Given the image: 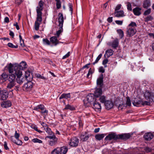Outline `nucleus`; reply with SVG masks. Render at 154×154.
Here are the masks:
<instances>
[{"mask_svg":"<svg viewBox=\"0 0 154 154\" xmlns=\"http://www.w3.org/2000/svg\"><path fill=\"white\" fill-rule=\"evenodd\" d=\"M8 69L10 74L9 75L8 81L10 82H15L16 76V74L15 72H16V71L18 70L17 69V68L16 67L15 68V69H14L12 67L11 63H10L8 65Z\"/></svg>","mask_w":154,"mask_h":154,"instance_id":"nucleus-1","label":"nucleus"},{"mask_svg":"<svg viewBox=\"0 0 154 154\" xmlns=\"http://www.w3.org/2000/svg\"><path fill=\"white\" fill-rule=\"evenodd\" d=\"M96 100L94 95L92 94H89L87 96L86 99L84 100L83 102L85 106L88 107Z\"/></svg>","mask_w":154,"mask_h":154,"instance_id":"nucleus-2","label":"nucleus"},{"mask_svg":"<svg viewBox=\"0 0 154 154\" xmlns=\"http://www.w3.org/2000/svg\"><path fill=\"white\" fill-rule=\"evenodd\" d=\"M144 95L147 101L151 102H154V90L152 91H146L144 93Z\"/></svg>","mask_w":154,"mask_h":154,"instance_id":"nucleus-3","label":"nucleus"},{"mask_svg":"<svg viewBox=\"0 0 154 154\" xmlns=\"http://www.w3.org/2000/svg\"><path fill=\"white\" fill-rule=\"evenodd\" d=\"M48 138L50 139L48 140V142L49 145L50 146H54L57 143V138L54 134H53L52 136H47L45 137V139L47 140Z\"/></svg>","mask_w":154,"mask_h":154,"instance_id":"nucleus-4","label":"nucleus"},{"mask_svg":"<svg viewBox=\"0 0 154 154\" xmlns=\"http://www.w3.org/2000/svg\"><path fill=\"white\" fill-rule=\"evenodd\" d=\"M118 134L116 133L112 132L109 134L105 138V140L106 141H116L118 140Z\"/></svg>","mask_w":154,"mask_h":154,"instance_id":"nucleus-5","label":"nucleus"},{"mask_svg":"<svg viewBox=\"0 0 154 154\" xmlns=\"http://www.w3.org/2000/svg\"><path fill=\"white\" fill-rule=\"evenodd\" d=\"M12 67L15 69V68L16 67L17 68V70H18L22 72V70L27 67V64L26 63L23 61L21 62L19 64H12Z\"/></svg>","mask_w":154,"mask_h":154,"instance_id":"nucleus-6","label":"nucleus"},{"mask_svg":"<svg viewBox=\"0 0 154 154\" xmlns=\"http://www.w3.org/2000/svg\"><path fill=\"white\" fill-rule=\"evenodd\" d=\"M16 72H15L16 74L17 77L16 81L17 83L20 84H21L23 83L24 80L23 78L20 79L22 75V72H20V70H18L17 71H16Z\"/></svg>","mask_w":154,"mask_h":154,"instance_id":"nucleus-7","label":"nucleus"},{"mask_svg":"<svg viewBox=\"0 0 154 154\" xmlns=\"http://www.w3.org/2000/svg\"><path fill=\"white\" fill-rule=\"evenodd\" d=\"M79 143V140L76 137H73L68 142V144L70 146L76 147L77 146Z\"/></svg>","mask_w":154,"mask_h":154,"instance_id":"nucleus-8","label":"nucleus"},{"mask_svg":"<svg viewBox=\"0 0 154 154\" xmlns=\"http://www.w3.org/2000/svg\"><path fill=\"white\" fill-rule=\"evenodd\" d=\"M136 32L137 30L135 28L127 27L126 34L128 36L131 37L135 35Z\"/></svg>","mask_w":154,"mask_h":154,"instance_id":"nucleus-9","label":"nucleus"},{"mask_svg":"<svg viewBox=\"0 0 154 154\" xmlns=\"http://www.w3.org/2000/svg\"><path fill=\"white\" fill-rule=\"evenodd\" d=\"M8 93L6 90H3L0 92V99L2 100H6L8 97Z\"/></svg>","mask_w":154,"mask_h":154,"instance_id":"nucleus-10","label":"nucleus"},{"mask_svg":"<svg viewBox=\"0 0 154 154\" xmlns=\"http://www.w3.org/2000/svg\"><path fill=\"white\" fill-rule=\"evenodd\" d=\"M91 135L90 134H88L86 132L84 133H82L80 136L81 140L82 141H87L89 138V137Z\"/></svg>","mask_w":154,"mask_h":154,"instance_id":"nucleus-11","label":"nucleus"},{"mask_svg":"<svg viewBox=\"0 0 154 154\" xmlns=\"http://www.w3.org/2000/svg\"><path fill=\"white\" fill-rule=\"evenodd\" d=\"M28 82L24 85V88L26 91H29L32 87L33 83L30 80H28Z\"/></svg>","mask_w":154,"mask_h":154,"instance_id":"nucleus-12","label":"nucleus"},{"mask_svg":"<svg viewBox=\"0 0 154 154\" xmlns=\"http://www.w3.org/2000/svg\"><path fill=\"white\" fill-rule=\"evenodd\" d=\"M58 20L59 22V26L60 28H62L63 27L64 22L63 17L62 14L60 13L58 14Z\"/></svg>","mask_w":154,"mask_h":154,"instance_id":"nucleus-13","label":"nucleus"},{"mask_svg":"<svg viewBox=\"0 0 154 154\" xmlns=\"http://www.w3.org/2000/svg\"><path fill=\"white\" fill-rule=\"evenodd\" d=\"M130 137L129 134H118V140H126L129 139Z\"/></svg>","mask_w":154,"mask_h":154,"instance_id":"nucleus-14","label":"nucleus"},{"mask_svg":"<svg viewBox=\"0 0 154 154\" xmlns=\"http://www.w3.org/2000/svg\"><path fill=\"white\" fill-rule=\"evenodd\" d=\"M44 2L42 0L39 2L38 3V6L36 8L37 12H42V11L43 10L44 8Z\"/></svg>","mask_w":154,"mask_h":154,"instance_id":"nucleus-15","label":"nucleus"},{"mask_svg":"<svg viewBox=\"0 0 154 154\" xmlns=\"http://www.w3.org/2000/svg\"><path fill=\"white\" fill-rule=\"evenodd\" d=\"M104 104L106 108L108 110L112 108L113 106V102L109 100L106 101Z\"/></svg>","mask_w":154,"mask_h":154,"instance_id":"nucleus-16","label":"nucleus"},{"mask_svg":"<svg viewBox=\"0 0 154 154\" xmlns=\"http://www.w3.org/2000/svg\"><path fill=\"white\" fill-rule=\"evenodd\" d=\"M57 38V37L55 36H53L51 37L50 38L51 43L55 46L58 44L59 43V41Z\"/></svg>","mask_w":154,"mask_h":154,"instance_id":"nucleus-17","label":"nucleus"},{"mask_svg":"<svg viewBox=\"0 0 154 154\" xmlns=\"http://www.w3.org/2000/svg\"><path fill=\"white\" fill-rule=\"evenodd\" d=\"M113 53L114 51L112 50L109 49L106 51L104 57L105 58H109L113 54Z\"/></svg>","mask_w":154,"mask_h":154,"instance_id":"nucleus-18","label":"nucleus"},{"mask_svg":"<svg viewBox=\"0 0 154 154\" xmlns=\"http://www.w3.org/2000/svg\"><path fill=\"white\" fill-rule=\"evenodd\" d=\"M60 154H66L67 152L68 148L66 146H63L61 147H59Z\"/></svg>","mask_w":154,"mask_h":154,"instance_id":"nucleus-19","label":"nucleus"},{"mask_svg":"<svg viewBox=\"0 0 154 154\" xmlns=\"http://www.w3.org/2000/svg\"><path fill=\"white\" fill-rule=\"evenodd\" d=\"M93 103V108L96 111H97V110H100L101 109V107L100 104L98 102H97L96 100H95Z\"/></svg>","mask_w":154,"mask_h":154,"instance_id":"nucleus-20","label":"nucleus"},{"mask_svg":"<svg viewBox=\"0 0 154 154\" xmlns=\"http://www.w3.org/2000/svg\"><path fill=\"white\" fill-rule=\"evenodd\" d=\"M8 75L5 73H3L0 77V83H2L8 79Z\"/></svg>","mask_w":154,"mask_h":154,"instance_id":"nucleus-21","label":"nucleus"},{"mask_svg":"<svg viewBox=\"0 0 154 154\" xmlns=\"http://www.w3.org/2000/svg\"><path fill=\"white\" fill-rule=\"evenodd\" d=\"M103 74H101L100 76L97 80V84L98 85H99L100 87H101L103 85Z\"/></svg>","mask_w":154,"mask_h":154,"instance_id":"nucleus-22","label":"nucleus"},{"mask_svg":"<svg viewBox=\"0 0 154 154\" xmlns=\"http://www.w3.org/2000/svg\"><path fill=\"white\" fill-rule=\"evenodd\" d=\"M25 77L27 80H31L32 79V74L29 71L27 70L25 72Z\"/></svg>","mask_w":154,"mask_h":154,"instance_id":"nucleus-23","label":"nucleus"},{"mask_svg":"<svg viewBox=\"0 0 154 154\" xmlns=\"http://www.w3.org/2000/svg\"><path fill=\"white\" fill-rule=\"evenodd\" d=\"M102 91L101 88H97L94 93V97H98L102 94Z\"/></svg>","mask_w":154,"mask_h":154,"instance_id":"nucleus-24","label":"nucleus"},{"mask_svg":"<svg viewBox=\"0 0 154 154\" xmlns=\"http://www.w3.org/2000/svg\"><path fill=\"white\" fill-rule=\"evenodd\" d=\"M153 135L150 132H148L145 134L144 136V137L145 139L147 140H150L153 138Z\"/></svg>","mask_w":154,"mask_h":154,"instance_id":"nucleus-25","label":"nucleus"},{"mask_svg":"<svg viewBox=\"0 0 154 154\" xmlns=\"http://www.w3.org/2000/svg\"><path fill=\"white\" fill-rule=\"evenodd\" d=\"M132 103L134 106H138V105H142V104L143 103L142 100L140 98H139L138 99H135L132 102Z\"/></svg>","mask_w":154,"mask_h":154,"instance_id":"nucleus-26","label":"nucleus"},{"mask_svg":"<svg viewBox=\"0 0 154 154\" xmlns=\"http://www.w3.org/2000/svg\"><path fill=\"white\" fill-rule=\"evenodd\" d=\"M11 105V102L8 100L4 102L1 104L2 107L3 108H8L10 107Z\"/></svg>","mask_w":154,"mask_h":154,"instance_id":"nucleus-27","label":"nucleus"},{"mask_svg":"<svg viewBox=\"0 0 154 154\" xmlns=\"http://www.w3.org/2000/svg\"><path fill=\"white\" fill-rule=\"evenodd\" d=\"M141 9L139 8L136 7L133 9V12L135 15L139 16L141 14Z\"/></svg>","mask_w":154,"mask_h":154,"instance_id":"nucleus-28","label":"nucleus"},{"mask_svg":"<svg viewBox=\"0 0 154 154\" xmlns=\"http://www.w3.org/2000/svg\"><path fill=\"white\" fill-rule=\"evenodd\" d=\"M114 14L115 16L117 17H122L124 16V12L122 11H115Z\"/></svg>","mask_w":154,"mask_h":154,"instance_id":"nucleus-29","label":"nucleus"},{"mask_svg":"<svg viewBox=\"0 0 154 154\" xmlns=\"http://www.w3.org/2000/svg\"><path fill=\"white\" fill-rule=\"evenodd\" d=\"M37 18L36 20L35 21H37L38 22L41 23L42 20V12H37Z\"/></svg>","mask_w":154,"mask_h":154,"instance_id":"nucleus-30","label":"nucleus"},{"mask_svg":"<svg viewBox=\"0 0 154 154\" xmlns=\"http://www.w3.org/2000/svg\"><path fill=\"white\" fill-rule=\"evenodd\" d=\"M150 5L149 0H145L143 4V7L144 8H147Z\"/></svg>","mask_w":154,"mask_h":154,"instance_id":"nucleus-31","label":"nucleus"},{"mask_svg":"<svg viewBox=\"0 0 154 154\" xmlns=\"http://www.w3.org/2000/svg\"><path fill=\"white\" fill-rule=\"evenodd\" d=\"M70 93L68 94H63L59 97L60 99H61L63 98L67 99L68 98H70Z\"/></svg>","mask_w":154,"mask_h":154,"instance_id":"nucleus-32","label":"nucleus"},{"mask_svg":"<svg viewBox=\"0 0 154 154\" xmlns=\"http://www.w3.org/2000/svg\"><path fill=\"white\" fill-rule=\"evenodd\" d=\"M119 45V41L118 39H115L112 44V46L113 48H115L117 47Z\"/></svg>","mask_w":154,"mask_h":154,"instance_id":"nucleus-33","label":"nucleus"},{"mask_svg":"<svg viewBox=\"0 0 154 154\" xmlns=\"http://www.w3.org/2000/svg\"><path fill=\"white\" fill-rule=\"evenodd\" d=\"M45 108L44 105L43 104H40L35 107L34 109L39 111L38 109L42 110Z\"/></svg>","mask_w":154,"mask_h":154,"instance_id":"nucleus-34","label":"nucleus"},{"mask_svg":"<svg viewBox=\"0 0 154 154\" xmlns=\"http://www.w3.org/2000/svg\"><path fill=\"white\" fill-rule=\"evenodd\" d=\"M104 134H98L95 136V138L96 139L100 140H102L104 137Z\"/></svg>","mask_w":154,"mask_h":154,"instance_id":"nucleus-35","label":"nucleus"},{"mask_svg":"<svg viewBox=\"0 0 154 154\" xmlns=\"http://www.w3.org/2000/svg\"><path fill=\"white\" fill-rule=\"evenodd\" d=\"M15 82H10L8 84L7 87V90L11 89L15 85Z\"/></svg>","mask_w":154,"mask_h":154,"instance_id":"nucleus-36","label":"nucleus"},{"mask_svg":"<svg viewBox=\"0 0 154 154\" xmlns=\"http://www.w3.org/2000/svg\"><path fill=\"white\" fill-rule=\"evenodd\" d=\"M46 132L50 136H52L53 134H54L53 133V132H52V131H51V129L49 128V127H48V128H46L45 129Z\"/></svg>","mask_w":154,"mask_h":154,"instance_id":"nucleus-37","label":"nucleus"},{"mask_svg":"<svg viewBox=\"0 0 154 154\" xmlns=\"http://www.w3.org/2000/svg\"><path fill=\"white\" fill-rule=\"evenodd\" d=\"M51 154H60L59 147L53 150L51 152Z\"/></svg>","mask_w":154,"mask_h":154,"instance_id":"nucleus-38","label":"nucleus"},{"mask_svg":"<svg viewBox=\"0 0 154 154\" xmlns=\"http://www.w3.org/2000/svg\"><path fill=\"white\" fill-rule=\"evenodd\" d=\"M102 54H99V55L96 58L95 61L92 64L94 65L95 64L97 63L99 60L100 59V58H101L102 57Z\"/></svg>","mask_w":154,"mask_h":154,"instance_id":"nucleus-39","label":"nucleus"},{"mask_svg":"<svg viewBox=\"0 0 154 154\" xmlns=\"http://www.w3.org/2000/svg\"><path fill=\"white\" fill-rule=\"evenodd\" d=\"M42 41L45 45H50L51 44L50 42L47 38H43Z\"/></svg>","mask_w":154,"mask_h":154,"instance_id":"nucleus-40","label":"nucleus"},{"mask_svg":"<svg viewBox=\"0 0 154 154\" xmlns=\"http://www.w3.org/2000/svg\"><path fill=\"white\" fill-rule=\"evenodd\" d=\"M117 32L119 33V37L122 38L124 36V33L123 31L121 29L117 30Z\"/></svg>","mask_w":154,"mask_h":154,"instance_id":"nucleus-41","label":"nucleus"},{"mask_svg":"<svg viewBox=\"0 0 154 154\" xmlns=\"http://www.w3.org/2000/svg\"><path fill=\"white\" fill-rule=\"evenodd\" d=\"M41 23L35 21V29L36 30H38L39 29V25Z\"/></svg>","mask_w":154,"mask_h":154,"instance_id":"nucleus-42","label":"nucleus"},{"mask_svg":"<svg viewBox=\"0 0 154 154\" xmlns=\"http://www.w3.org/2000/svg\"><path fill=\"white\" fill-rule=\"evenodd\" d=\"M100 101L102 103H104L106 100V97L104 96H102L99 98Z\"/></svg>","mask_w":154,"mask_h":154,"instance_id":"nucleus-43","label":"nucleus"},{"mask_svg":"<svg viewBox=\"0 0 154 154\" xmlns=\"http://www.w3.org/2000/svg\"><path fill=\"white\" fill-rule=\"evenodd\" d=\"M32 141L34 143H42V140L37 138L32 139Z\"/></svg>","mask_w":154,"mask_h":154,"instance_id":"nucleus-44","label":"nucleus"},{"mask_svg":"<svg viewBox=\"0 0 154 154\" xmlns=\"http://www.w3.org/2000/svg\"><path fill=\"white\" fill-rule=\"evenodd\" d=\"M137 26V25L135 22H131V23L128 25L127 27L134 28Z\"/></svg>","mask_w":154,"mask_h":154,"instance_id":"nucleus-45","label":"nucleus"},{"mask_svg":"<svg viewBox=\"0 0 154 154\" xmlns=\"http://www.w3.org/2000/svg\"><path fill=\"white\" fill-rule=\"evenodd\" d=\"M105 58L102 62V64L104 66V68H106L107 67L106 64L108 63L109 61L107 57Z\"/></svg>","mask_w":154,"mask_h":154,"instance_id":"nucleus-46","label":"nucleus"},{"mask_svg":"<svg viewBox=\"0 0 154 154\" xmlns=\"http://www.w3.org/2000/svg\"><path fill=\"white\" fill-rule=\"evenodd\" d=\"M8 46L10 48H18V46L17 45H14L13 44L11 43H8Z\"/></svg>","mask_w":154,"mask_h":154,"instance_id":"nucleus-47","label":"nucleus"},{"mask_svg":"<svg viewBox=\"0 0 154 154\" xmlns=\"http://www.w3.org/2000/svg\"><path fill=\"white\" fill-rule=\"evenodd\" d=\"M65 109H69L70 110H73L75 109V108L73 107L72 106L69 105H67L66 106Z\"/></svg>","mask_w":154,"mask_h":154,"instance_id":"nucleus-48","label":"nucleus"},{"mask_svg":"<svg viewBox=\"0 0 154 154\" xmlns=\"http://www.w3.org/2000/svg\"><path fill=\"white\" fill-rule=\"evenodd\" d=\"M56 6L57 9H59L61 7V2L60 0L56 1Z\"/></svg>","mask_w":154,"mask_h":154,"instance_id":"nucleus-49","label":"nucleus"},{"mask_svg":"<svg viewBox=\"0 0 154 154\" xmlns=\"http://www.w3.org/2000/svg\"><path fill=\"white\" fill-rule=\"evenodd\" d=\"M126 105L129 106L131 105V100L128 97H127Z\"/></svg>","mask_w":154,"mask_h":154,"instance_id":"nucleus-50","label":"nucleus"},{"mask_svg":"<svg viewBox=\"0 0 154 154\" xmlns=\"http://www.w3.org/2000/svg\"><path fill=\"white\" fill-rule=\"evenodd\" d=\"M127 9L128 10L131 11L132 10L131 5L130 3L128 2L127 3Z\"/></svg>","mask_w":154,"mask_h":154,"instance_id":"nucleus-51","label":"nucleus"},{"mask_svg":"<svg viewBox=\"0 0 154 154\" xmlns=\"http://www.w3.org/2000/svg\"><path fill=\"white\" fill-rule=\"evenodd\" d=\"M62 29L63 28H60V29L57 32L56 35L57 37H59L60 34L62 31Z\"/></svg>","mask_w":154,"mask_h":154,"instance_id":"nucleus-52","label":"nucleus"},{"mask_svg":"<svg viewBox=\"0 0 154 154\" xmlns=\"http://www.w3.org/2000/svg\"><path fill=\"white\" fill-rule=\"evenodd\" d=\"M150 102H150L149 101H145L144 102L143 101V103L142 104V105L143 106L149 105H150Z\"/></svg>","mask_w":154,"mask_h":154,"instance_id":"nucleus-53","label":"nucleus"},{"mask_svg":"<svg viewBox=\"0 0 154 154\" xmlns=\"http://www.w3.org/2000/svg\"><path fill=\"white\" fill-rule=\"evenodd\" d=\"M17 141H16L14 143L15 144L19 145H22L23 143L21 140H19V139H17Z\"/></svg>","mask_w":154,"mask_h":154,"instance_id":"nucleus-54","label":"nucleus"},{"mask_svg":"<svg viewBox=\"0 0 154 154\" xmlns=\"http://www.w3.org/2000/svg\"><path fill=\"white\" fill-rule=\"evenodd\" d=\"M105 69L103 66H100L99 69V71L100 72L103 73L104 72Z\"/></svg>","mask_w":154,"mask_h":154,"instance_id":"nucleus-55","label":"nucleus"},{"mask_svg":"<svg viewBox=\"0 0 154 154\" xmlns=\"http://www.w3.org/2000/svg\"><path fill=\"white\" fill-rule=\"evenodd\" d=\"M151 9L150 8L147 9L144 12V14L145 15L149 14L151 12Z\"/></svg>","mask_w":154,"mask_h":154,"instance_id":"nucleus-56","label":"nucleus"},{"mask_svg":"<svg viewBox=\"0 0 154 154\" xmlns=\"http://www.w3.org/2000/svg\"><path fill=\"white\" fill-rule=\"evenodd\" d=\"M152 19V17L151 16L149 15L146 17L145 19L146 21H148L151 20Z\"/></svg>","mask_w":154,"mask_h":154,"instance_id":"nucleus-57","label":"nucleus"},{"mask_svg":"<svg viewBox=\"0 0 154 154\" xmlns=\"http://www.w3.org/2000/svg\"><path fill=\"white\" fill-rule=\"evenodd\" d=\"M20 136L19 134L17 132V131H15L14 137L16 139H18Z\"/></svg>","mask_w":154,"mask_h":154,"instance_id":"nucleus-58","label":"nucleus"},{"mask_svg":"<svg viewBox=\"0 0 154 154\" xmlns=\"http://www.w3.org/2000/svg\"><path fill=\"white\" fill-rule=\"evenodd\" d=\"M70 52H68L63 57L62 59H64L68 57L70 55Z\"/></svg>","mask_w":154,"mask_h":154,"instance_id":"nucleus-59","label":"nucleus"},{"mask_svg":"<svg viewBox=\"0 0 154 154\" xmlns=\"http://www.w3.org/2000/svg\"><path fill=\"white\" fill-rule=\"evenodd\" d=\"M41 125L44 127V130L48 127L47 124L43 122L42 123Z\"/></svg>","mask_w":154,"mask_h":154,"instance_id":"nucleus-60","label":"nucleus"},{"mask_svg":"<svg viewBox=\"0 0 154 154\" xmlns=\"http://www.w3.org/2000/svg\"><path fill=\"white\" fill-rule=\"evenodd\" d=\"M121 4H118L116 7L115 9V11H117L118 10H119L121 8Z\"/></svg>","mask_w":154,"mask_h":154,"instance_id":"nucleus-61","label":"nucleus"},{"mask_svg":"<svg viewBox=\"0 0 154 154\" xmlns=\"http://www.w3.org/2000/svg\"><path fill=\"white\" fill-rule=\"evenodd\" d=\"M115 23L119 25H122L123 23V21L121 20H116Z\"/></svg>","mask_w":154,"mask_h":154,"instance_id":"nucleus-62","label":"nucleus"},{"mask_svg":"<svg viewBox=\"0 0 154 154\" xmlns=\"http://www.w3.org/2000/svg\"><path fill=\"white\" fill-rule=\"evenodd\" d=\"M36 76L38 78H39L42 79H45V78L44 77L42 76L40 74H38L36 75Z\"/></svg>","mask_w":154,"mask_h":154,"instance_id":"nucleus-63","label":"nucleus"},{"mask_svg":"<svg viewBox=\"0 0 154 154\" xmlns=\"http://www.w3.org/2000/svg\"><path fill=\"white\" fill-rule=\"evenodd\" d=\"M145 150L146 152H151L152 150V149L151 148L149 147H146L145 148Z\"/></svg>","mask_w":154,"mask_h":154,"instance_id":"nucleus-64","label":"nucleus"}]
</instances>
